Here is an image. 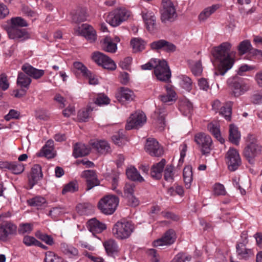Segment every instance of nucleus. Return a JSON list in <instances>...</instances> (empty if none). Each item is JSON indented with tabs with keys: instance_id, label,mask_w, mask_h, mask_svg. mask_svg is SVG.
I'll return each instance as SVG.
<instances>
[{
	"instance_id": "0eeeda50",
	"label": "nucleus",
	"mask_w": 262,
	"mask_h": 262,
	"mask_svg": "<svg viewBox=\"0 0 262 262\" xmlns=\"http://www.w3.org/2000/svg\"><path fill=\"white\" fill-rule=\"evenodd\" d=\"M154 73L157 78L162 81L168 82L171 77L170 70L165 60L157 59Z\"/></svg>"
},
{
	"instance_id": "412c9836",
	"label": "nucleus",
	"mask_w": 262,
	"mask_h": 262,
	"mask_svg": "<svg viewBox=\"0 0 262 262\" xmlns=\"http://www.w3.org/2000/svg\"><path fill=\"white\" fill-rule=\"evenodd\" d=\"M142 18L146 24V28L150 33L154 32L157 29L156 17L152 12H142Z\"/></svg>"
},
{
	"instance_id": "a878e982",
	"label": "nucleus",
	"mask_w": 262,
	"mask_h": 262,
	"mask_svg": "<svg viewBox=\"0 0 262 262\" xmlns=\"http://www.w3.org/2000/svg\"><path fill=\"white\" fill-rule=\"evenodd\" d=\"M88 228L89 231L95 235L102 232L106 228V225L98 221L96 218L90 220L88 223Z\"/></svg>"
},
{
	"instance_id": "ea45409f",
	"label": "nucleus",
	"mask_w": 262,
	"mask_h": 262,
	"mask_svg": "<svg viewBox=\"0 0 262 262\" xmlns=\"http://www.w3.org/2000/svg\"><path fill=\"white\" fill-rule=\"evenodd\" d=\"M29 205L32 207H35L37 209H42L46 206V201L42 196H37L29 199L27 201Z\"/></svg>"
},
{
	"instance_id": "69168bd1",
	"label": "nucleus",
	"mask_w": 262,
	"mask_h": 262,
	"mask_svg": "<svg viewBox=\"0 0 262 262\" xmlns=\"http://www.w3.org/2000/svg\"><path fill=\"white\" fill-rule=\"evenodd\" d=\"M191 256L186 255L183 253H179L177 254L171 262H185V261H190Z\"/></svg>"
},
{
	"instance_id": "ddd939ff",
	"label": "nucleus",
	"mask_w": 262,
	"mask_h": 262,
	"mask_svg": "<svg viewBox=\"0 0 262 262\" xmlns=\"http://www.w3.org/2000/svg\"><path fill=\"white\" fill-rule=\"evenodd\" d=\"M228 168L230 171L236 170L241 164V159L237 150L230 148L226 156Z\"/></svg>"
},
{
	"instance_id": "09e8293b",
	"label": "nucleus",
	"mask_w": 262,
	"mask_h": 262,
	"mask_svg": "<svg viewBox=\"0 0 262 262\" xmlns=\"http://www.w3.org/2000/svg\"><path fill=\"white\" fill-rule=\"evenodd\" d=\"M78 212L81 215H85L90 213L93 210V206L89 203L80 204L77 207Z\"/></svg>"
},
{
	"instance_id": "79ce46f5",
	"label": "nucleus",
	"mask_w": 262,
	"mask_h": 262,
	"mask_svg": "<svg viewBox=\"0 0 262 262\" xmlns=\"http://www.w3.org/2000/svg\"><path fill=\"white\" fill-rule=\"evenodd\" d=\"M146 42L141 38H134L130 40L134 52L142 51L145 49Z\"/></svg>"
},
{
	"instance_id": "58836bf2",
	"label": "nucleus",
	"mask_w": 262,
	"mask_h": 262,
	"mask_svg": "<svg viewBox=\"0 0 262 262\" xmlns=\"http://www.w3.org/2000/svg\"><path fill=\"white\" fill-rule=\"evenodd\" d=\"M26 74L23 72L18 73L17 79V84L21 89L26 88L28 89L31 83L32 80L28 75H26Z\"/></svg>"
},
{
	"instance_id": "bb28decb",
	"label": "nucleus",
	"mask_w": 262,
	"mask_h": 262,
	"mask_svg": "<svg viewBox=\"0 0 262 262\" xmlns=\"http://www.w3.org/2000/svg\"><path fill=\"white\" fill-rule=\"evenodd\" d=\"M165 164L166 160L162 159L159 162L154 164L150 169L151 177L155 180H160L162 178Z\"/></svg>"
},
{
	"instance_id": "2f4dec72",
	"label": "nucleus",
	"mask_w": 262,
	"mask_h": 262,
	"mask_svg": "<svg viewBox=\"0 0 262 262\" xmlns=\"http://www.w3.org/2000/svg\"><path fill=\"white\" fill-rule=\"evenodd\" d=\"M219 4L212 5L205 8L199 15L198 18L200 21H204L220 8Z\"/></svg>"
},
{
	"instance_id": "4be33fe9",
	"label": "nucleus",
	"mask_w": 262,
	"mask_h": 262,
	"mask_svg": "<svg viewBox=\"0 0 262 262\" xmlns=\"http://www.w3.org/2000/svg\"><path fill=\"white\" fill-rule=\"evenodd\" d=\"M117 98L120 102H130L133 101L135 98V95L133 91L127 88H120L118 94Z\"/></svg>"
},
{
	"instance_id": "3c124183",
	"label": "nucleus",
	"mask_w": 262,
	"mask_h": 262,
	"mask_svg": "<svg viewBox=\"0 0 262 262\" xmlns=\"http://www.w3.org/2000/svg\"><path fill=\"white\" fill-rule=\"evenodd\" d=\"M10 25L9 27H13L14 28H19L22 27H26L28 24L26 21L20 17H13L10 20Z\"/></svg>"
},
{
	"instance_id": "2eb2a0df",
	"label": "nucleus",
	"mask_w": 262,
	"mask_h": 262,
	"mask_svg": "<svg viewBox=\"0 0 262 262\" xmlns=\"http://www.w3.org/2000/svg\"><path fill=\"white\" fill-rule=\"evenodd\" d=\"M7 32L10 38L17 41H23L31 37L29 33L25 29L8 27L7 28Z\"/></svg>"
},
{
	"instance_id": "4c0bfd02",
	"label": "nucleus",
	"mask_w": 262,
	"mask_h": 262,
	"mask_svg": "<svg viewBox=\"0 0 262 262\" xmlns=\"http://www.w3.org/2000/svg\"><path fill=\"white\" fill-rule=\"evenodd\" d=\"M188 64L189 67L195 76H200L203 72V67L201 60L194 61L192 60H188Z\"/></svg>"
},
{
	"instance_id": "7c9ffc66",
	"label": "nucleus",
	"mask_w": 262,
	"mask_h": 262,
	"mask_svg": "<svg viewBox=\"0 0 262 262\" xmlns=\"http://www.w3.org/2000/svg\"><path fill=\"white\" fill-rule=\"evenodd\" d=\"M39 156H44L48 159L54 157V142L52 140H48L46 142L39 153Z\"/></svg>"
},
{
	"instance_id": "774afa93",
	"label": "nucleus",
	"mask_w": 262,
	"mask_h": 262,
	"mask_svg": "<svg viewBox=\"0 0 262 262\" xmlns=\"http://www.w3.org/2000/svg\"><path fill=\"white\" fill-rule=\"evenodd\" d=\"M213 191L214 194L216 195H225L226 194L224 185L220 183L215 184L214 185Z\"/></svg>"
},
{
	"instance_id": "39448f33",
	"label": "nucleus",
	"mask_w": 262,
	"mask_h": 262,
	"mask_svg": "<svg viewBox=\"0 0 262 262\" xmlns=\"http://www.w3.org/2000/svg\"><path fill=\"white\" fill-rule=\"evenodd\" d=\"M129 11L125 9H117L111 12L107 15L106 21L111 26L116 27L126 20L130 16Z\"/></svg>"
},
{
	"instance_id": "1a4fd4ad",
	"label": "nucleus",
	"mask_w": 262,
	"mask_h": 262,
	"mask_svg": "<svg viewBox=\"0 0 262 262\" xmlns=\"http://www.w3.org/2000/svg\"><path fill=\"white\" fill-rule=\"evenodd\" d=\"M92 58L95 62L104 69L114 70L116 68V65L114 61L111 58L100 52H94Z\"/></svg>"
},
{
	"instance_id": "4468645a",
	"label": "nucleus",
	"mask_w": 262,
	"mask_h": 262,
	"mask_svg": "<svg viewBox=\"0 0 262 262\" xmlns=\"http://www.w3.org/2000/svg\"><path fill=\"white\" fill-rule=\"evenodd\" d=\"M248 242L247 238L245 237L242 242H238L236 245V251L239 259L247 260L254 255L252 249L246 247Z\"/></svg>"
},
{
	"instance_id": "864d4df0",
	"label": "nucleus",
	"mask_w": 262,
	"mask_h": 262,
	"mask_svg": "<svg viewBox=\"0 0 262 262\" xmlns=\"http://www.w3.org/2000/svg\"><path fill=\"white\" fill-rule=\"evenodd\" d=\"M45 261V262H67L51 251H48L46 253Z\"/></svg>"
},
{
	"instance_id": "f704fd0d",
	"label": "nucleus",
	"mask_w": 262,
	"mask_h": 262,
	"mask_svg": "<svg viewBox=\"0 0 262 262\" xmlns=\"http://www.w3.org/2000/svg\"><path fill=\"white\" fill-rule=\"evenodd\" d=\"M165 111L164 108H158L155 112V117L156 119V123L160 130H163L165 125Z\"/></svg>"
},
{
	"instance_id": "72a5a7b5",
	"label": "nucleus",
	"mask_w": 262,
	"mask_h": 262,
	"mask_svg": "<svg viewBox=\"0 0 262 262\" xmlns=\"http://www.w3.org/2000/svg\"><path fill=\"white\" fill-rule=\"evenodd\" d=\"M104 247L107 254L113 256L119 252V248L116 241L110 239L103 243Z\"/></svg>"
},
{
	"instance_id": "4d7b16f0",
	"label": "nucleus",
	"mask_w": 262,
	"mask_h": 262,
	"mask_svg": "<svg viewBox=\"0 0 262 262\" xmlns=\"http://www.w3.org/2000/svg\"><path fill=\"white\" fill-rule=\"evenodd\" d=\"M93 111L91 106H88L86 108L81 110L78 114V119L82 122H86L88 120L90 117V112Z\"/></svg>"
},
{
	"instance_id": "f3484780",
	"label": "nucleus",
	"mask_w": 262,
	"mask_h": 262,
	"mask_svg": "<svg viewBox=\"0 0 262 262\" xmlns=\"http://www.w3.org/2000/svg\"><path fill=\"white\" fill-rule=\"evenodd\" d=\"M77 31L79 35L84 37L90 42H94L97 39V34L93 27L87 24H84L79 27Z\"/></svg>"
},
{
	"instance_id": "e2e57ef3",
	"label": "nucleus",
	"mask_w": 262,
	"mask_h": 262,
	"mask_svg": "<svg viewBox=\"0 0 262 262\" xmlns=\"http://www.w3.org/2000/svg\"><path fill=\"white\" fill-rule=\"evenodd\" d=\"M36 236L49 245H52L54 244V239L50 235L38 232L36 234Z\"/></svg>"
},
{
	"instance_id": "603ef678",
	"label": "nucleus",
	"mask_w": 262,
	"mask_h": 262,
	"mask_svg": "<svg viewBox=\"0 0 262 262\" xmlns=\"http://www.w3.org/2000/svg\"><path fill=\"white\" fill-rule=\"evenodd\" d=\"M78 190V185L76 181H71L64 185L62 193L66 194L68 192L73 193Z\"/></svg>"
},
{
	"instance_id": "c9c22d12",
	"label": "nucleus",
	"mask_w": 262,
	"mask_h": 262,
	"mask_svg": "<svg viewBox=\"0 0 262 262\" xmlns=\"http://www.w3.org/2000/svg\"><path fill=\"white\" fill-rule=\"evenodd\" d=\"M61 251L69 257H74L78 255V250L73 246L68 245L66 243H62L60 244Z\"/></svg>"
},
{
	"instance_id": "6ab92c4d",
	"label": "nucleus",
	"mask_w": 262,
	"mask_h": 262,
	"mask_svg": "<svg viewBox=\"0 0 262 262\" xmlns=\"http://www.w3.org/2000/svg\"><path fill=\"white\" fill-rule=\"evenodd\" d=\"M176 239L175 232L172 229H169L163 235V236L153 242L155 247L162 246H169L172 244Z\"/></svg>"
},
{
	"instance_id": "de8ad7c7",
	"label": "nucleus",
	"mask_w": 262,
	"mask_h": 262,
	"mask_svg": "<svg viewBox=\"0 0 262 262\" xmlns=\"http://www.w3.org/2000/svg\"><path fill=\"white\" fill-rule=\"evenodd\" d=\"M9 170L15 174H19L22 173L25 169L24 165L18 162H11Z\"/></svg>"
},
{
	"instance_id": "c03bdc74",
	"label": "nucleus",
	"mask_w": 262,
	"mask_h": 262,
	"mask_svg": "<svg viewBox=\"0 0 262 262\" xmlns=\"http://www.w3.org/2000/svg\"><path fill=\"white\" fill-rule=\"evenodd\" d=\"M183 179L185 187L189 188L192 181V170L191 166H187L184 168Z\"/></svg>"
},
{
	"instance_id": "680f3d73",
	"label": "nucleus",
	"mask_w": 262,
	"mask_h": 262,
	"mask_svg": "<svg viewBox=\"0 0 262 262\" xmlns=\"http://www.w3.org/2000/svg\"><path fill=\"white\" fill-rule=\"evenodd\" d=\"M112 140L115 144L119 146L121 145L125 141L124 135L123 134V130H119L117 134L112 137Z\"/></svg>"
},
{
	"instance_id": "9b49d317",
	"label": "nucleus",
	"mask_w": 262,
	"mask_h": 262,
	"mask_svg": "<svg viewBox=\"0 0 262 262\" xmlns=\"http://www.w3.org/2000/svg\"><path fill=\"white\" fill-rule=\"evenodd\" d=\"M17 226L11 222H3L0 224V239L6 242L16 235Z\"/></svg>"
},
{
	"instance_id": "423d86ee",
	"label": "nucleus",
	"mask_w": 262,
	"mask_h": 262,
	"mask_svg": "<svg viewBox=\"0 0 262 262\" xmlns=\"http://www.w3.org/2000/svg\"><path fill=\"white\" fill-rule=\"evenodd\" d=\"M163 9L161 11V19L163 23L172 21L177 17L174 6L170 0H162Z\"/></svg>"
},
{
	"instance_id": "5fc2aeb1",
	"label": "nucleus",
	"mask_w": 262,
	"mask_h": 262,
	"mask_svg": "<svg viewBox=\"0 0 262 262\" xmlns=\"http://www.w3.org/2000/svg\"><path fill=\"white\" fill-rule=\"evenodd\" d=\"M252 48V46L249 40H245L240 42L237 50L240 54L243 55L249 52Z\"/></svg>"
},
{
	"instance_id": "9d476101",
	"label": "nucleus",
	"mask_w": 262,
	"mask_h": 262,
	"mask_svg": "<svg viewBox=\"0 0 262 262\" xmlns=\"http://www.w3.org/2000/svg\"><path fill=\"white\" fill-rule=\"evenodd\" d=\"M92 58L95 62L104 69L114 70L116 68V65L114 61L111 58L100 52H94Z\"/></svg>"
},
{
	"instance_id": "6e6d98bb",
	"label": "nucleus",
	"mask_w": 262,
	"mask_h": 262,
	"mask_svg": "<svg viewBox=\"0 0 262 262\" xmlns=\"http://www.w3.org/2000/svg\"><path fill=\"white\" fill-rule=\"evenodd\" d=\"M181 85L188 92H190L192 88V82L191 79L188 76L182 75L181 77Z\"/></svg>"
},
{
	"instance_id": "052dcab7",
	"label": "nucleus",
	"mask_w": 262,
	"mask_h": 262,
	"mask_svg": "<svg viewBox=\"0 0 262 262\" xmlns=\"http://www.w3.org/2000/svg\"><path fill=\"white\" fill-rule=\"evenodd\" d=\"M73 66L75 69L80 71L83 76L85 77L86 75L90 74V71L82 63L80 62H75L73 63Z\"/></svg>"
},
{
	"instance_id": "cd10ccee",
	"label": "nucleus",
	"mask_w": 262,
	"mask_h": 262,
	"mask_svg": "<svg viewBox=\"0 0 262 262\" xmlns=\"http://www.w3.org/2000/svg\"><path fill=\"white\" fill-rule=\"evenodd\" d=\"M90 144L93 149L100 154H105L110 149L109 144L104 140H91Z\"/></svg>"
},
{
	"instance_id": "a19ab883",
	"label": "nucleus",
	"mask_w": 262,
	"mask_h": 262,
	"mask_svg": "<svg viewBox=\"0 0 262 262\" xmlns=\"http://www.w3.org/2000/svg\"><path fill=\"white\" fill-rule=\"evenodd\" d=\"M241 138L240 133L237 127L234 125H230L229 129V140L232 143L238 145Z\"/></svg>"
},
{
	"instance_id": "338daca9",
	"label": "nucleus",
	"mask_w": 262,
	"mask_h": 262,
	"mask_svg": "<svg viewBox=\"0 0 262 262\" xmlns=\"http://www.w3.org/2000/svg\"><path fill=\"white\" fill-rule=\"evenodd\" d=\"M135 186L133 183H126L124 187V195L129 198V196L134 195Z\"/></svg>"
},
{
	"instance_id": "13d9d810",
	"label": "nucleus",
	"mask_w": 262,
	"mask_h": 262,
	"mask_svg": "<svg viewBox=\"0 0 262 262\" xmlns=\"http://www.w3.org/2000/svg\"><path fill=\"white\" fill-rule=\"evenodd\" d=\"M174 166L172 165H167L164 170V177L165 181L172 182L174 179Z\"/></svg>"
},
{
	"instance_id": "8fccbe9b",
	"label": "nucleus",
	"mask_w": 262,
	"mask_h": 262,
	"mask_svg": "<svg viewBox=\"0 0 262 262\" xmlns=\"http://www.w3.org/2000/svg\"><path fill=\"white\" fill-rule=\"evenodd\" d=\"M86 19V12L84 10H78L73 14L72 20L75 23L84 21Z\"/></svg>"
},
{
	"instance_id": "7ed1b4c3",
	"label": "nucleus",
	"mask_w": 262,
	"mask_h": 262,
	"mask_svg": "<svg viewBox=\"0 0 262 262\" xmlns=\"http://www.w3.org/2000/svg\"><path fill=\"white\" fill-rule=\"evenodd\" d=\"M134 229V225L125 220L118 221L112 229L113 235L117 239H124L128 238Z\"/></svg>"
},
{
	"instance_id": "b1692460",
	"label": "nucleus",
	"mask_w": 262,
	"mask_h": 262,
	"mask_svg": "<svg viewBox=\"0 0 262 262\" xmlns=\"http://www.w3.org/2000/svg\"><path fill=\"white\" fill-rule=\"evenodd\" d=\"M166 93L159 96V99L164 103L171 104L177 100L175 91L169 86H165Z\"/></svg>"
},
{
	"instance_id": "a18cd8bd",
	"label": "nucleus",
	"mask_w": 262,
	"mask_h": 262,
	"mask_svg": "<svg viewBox=\"0 0 262 262\" xmlns=\"http://www.w3.org/2000/svg\"><path fill=\"white\" fill-rule=\"evenodd\" d=\"M126 174L127 177L133 181L142 182L144 181L143 178L141 176L137 170L134 167L127 169Z\"/></svg>"
},
{
	"instance_id": "37998d69",
	"label": "nucleus",
	"mask_w": 262,
	"mask_h": 262,
	"mask_svg": "<svg viewBox=\"0 0 262 262\" xmlns=\"http://www.w3.org/2000/svg\"><path fill=\"white\" fill-rule=\"evenodd\" d=\"M232 103L230 101L226 102L224 105L221 107L219 112L220 114L223 116L227 120H231L232 114Z\"/></svg>"
},
{
	"instance_id": "f257e3e1",
	"label": "nucleus",
	"mask_w": 262,
	"mask_h": 262,
	"mask_svg": "<svg viewBox=\"0 0 262 262\" xmlns=\"http://www.w3.org/2000/svg\"><path fill=\"white\" fill-rule=\"evenodd\" d=\"M232 45L229 42H224L218 46L213 47L212 54L220 62V74L224 75L233 66L235 52L231 51Z\"/></svg>"
},
{
	"instance_id": "0e129e2a",
	"label": "nucleus",
	"mask_w": 262,
	"mask_h": 262,
	"mask_svg": "<svg viewBox=\"0 0 262 262\" xmlns=\"http://www.w3.org/2000/svg\"><path fill=\"white\" fill-rule=\"evenodd\" d=\"M94 102L98 105L108 104L110 102V100L106 95L100 94L95 98Z\"/></svg>"
},
{
	"instance_id": "c85d7f7f",
	"label": "nucleus",
	"mask_w": 262,
	"mask_h": 262,
	"mask_svg": "<svg viewBox=\"0 0 262 262\" xmlns=\"http://www.w3.org/2000/svg\"><path fill=\"white\" fill-rule=\"evenodd\" d=\"M101 47L102 49L107 52L114 53L117 49V46L116 42H113V40L110 37L106 36L101 41Z\"/></svg>"
},
{
	"instance_id": "49530a36",
	"label": "nucleus",
	"mask_w": 262,
	"mask_h": 262,
	"mask_svg": "<svg viewBox=\"0 0 262 262\" xmlns=\"http://www.w3.org/2000/svg\"><path fill=\"white\" fill-rule=\"evenodd\" d=\"M208 129L212 135L221 143L224 142V139L221 137V132L217 125L213 123H209L208 125Z\"/></svg>"
},
{
	"instance_id": "6e6552de",
	"label": "nucleus",
	"mask_w": 262,
	"mask_h": 262,
	"mask_svg": "<svg viewBox=\"0 0 262 262\" xmlns=\"http://www.w3.org/2000/svg\"><path fill=\"white\" fill-rule=\"evenodd\" d=\"M195 141L201 147L202 154L207 156L213 149L211 137L204 133H199L195 136Z\"/></svg>"
},
{
	"instance_id": "bf43d9fd",
	"label": "nucleus",
	"mask_w": 262,
	"mask_h": 262,
	"mask_svg": "<svg viewBox=\"0 0 262 262\" xmlns=\"http://www.w3.org/2000/svg\"><path fill=\"white\" fill-rule=\"evenodd\" d=\"M33 230V225L30 223H22L19 225L18 232L19 234H29Z\"/></svg>"
},
{
	"instance_id": "aec40b11",
	"label": "nucleus",
	"mask_w": 262,
	"mask_h": 262,
	"mask_svg": "<svg viewBox=\"0 0 262 262\" xmlns=\"http://www.w3.org/2000/svg\"><path fill=\"white\" fill-rule=\"evenodd\" d=\"M150 47L152 50H162L167 53L174 52L177 49L174 44L164 39L155 41L150 44Z\"/></svg>"
},
{
	"instance_id": "f8f14e48",
	"label": "nucleus",
	"mask_w": 262,
	"mask_h": 262,
	"mask_svg": "<svg viewBox=\"0 0 262 262\" xmlns=\"http://www.w3.org/2000/svg\"><path fill=\"white\" fill-rule=\"evenodd\" d=\"M146 121V117L143 112H136L130 115L128 118L125 128L130 130L134 128H138L141 127Z\"/></svg>"
},
{
	"instance_id": "5701e85b",
	"label": "nucleus",
	"mask_w": 262,
	"mask_h": 262,
	"mask_svg": "<svg viewBox=\"0 0 262 262\" xmlns=\"http://www.w3.org/2000/svg\"><path fill=\"white\" fill-rule=\"evenodd\" d=\"M41 167L38 164H35L31 168L30 175L29 176V185L32 188L42 178Z\"/></svg>"
},
{
	"instance_id": "f03ea898",
	"label": "nucleus",
	"mask_w": 262,
	"mask_h": 262,
	"mask_svg": "<svg viewBox=\"0 0 262 262\" xmlns=\"http://www.w3.org/2000/svg\"><path fill=\"white\" fill-rule=\"evenodd\" d=\"M262 154V146L253 135L247 137L246 146L243 150V156L250 164H254L256 158Z\"/></svg>"
},
{
	"instance_id": "dca6fc26",
	"label": "nucleus",
	"mask_w": 262,
	"mask_h": 262,
	"mask_svg": "<svg viewBox=\"0 0 262 262\" xmlns=\"http://www.w3.org/2000/svg\"><path fill=\"white\" fill-rule=\"evenodd\" d=\"M145 149L151 156L160 157L163 154L162 147L154 138H149L146 140Z\"/></svg>"
},
{
	"instance_id": "c756f323",
	"label": "nucleus",
	"mask_w": 262,
	"mask_h": 262,
	"mask_svg": "<svg viewBox=\"0 0 262 262\" xmlns=\"http://www.w3.org/2000/svg\"><path fill=\"white\" fill-rule=\"evenodd\" d=\"M90 151V148L86 147L85 144L77 143L74 146L73 155L75 158L83 157L88 155Z\"/></svg>"
},
{
	"instance_id": "a211bd4d",
	"label": "nucleus",
	"mask_w": 262,
	"mask_h": 262,
	"mask_svg": "<svg viewBox=\"0 0 262 262\" xmlns=\"http://www.w3.org/2000/svg\"><path fill=\"white\" fill-rule=\"evenodd\" d=\"M81 176L86 180V191H89L95 186L100 185V181L98 179L97 176L94 170H84L81 173Z\"/></svg>"
},
{
	"instance_id": "20e7f679",
	"label": "nucleus",
	"mask_w": 262,
	"mask_h": 262,
	"mask_svg": "<svg viewBox=\"0 0 262 262\" xmlns=\"http://www.w3.org/2000/svg\"><path fill=\"white\" fill-rule=\"evenodd\" d=\"M118 203L119 199L117 196L109 195L103 197L99 201L98 207L102 213L110 215L115 212Z\"/></svg>"
},
{
	"instance_id": "393cba45",
	"label": "nucleus",
	"mask_w": 262,
	"mask_h": 262,
	"mask_svg": "<svg viewBox=\"0 0 262 262\" xmlns=\"http://www.w3.org/2000/svg\"><path fill=\"white\" fill-rule=\"evenodd\" d=\"M22 71L29 77L37 79L41 77L45 74V71L39 70L33 67L29 63H25L21 67Z\"/></svg>"
},
{
	"instance_id": "e433bc0d",
	"label": "nucleus",
	"mask_w": 262,
	"mask_h": 262,
	"mask_svg": "<svg viewBox=\"0 0 262 262\" xmlns=\"http://www.w3.org/2000/svg\"><path fill=\"white\" fill-rule=\"evenodd\" d=\"M179 109L185 116H187L192 112L193 105L189 100L184 98L180 101Z\"/></svg>"
},
{
	"instance_id": "473e14b6",
	"label": "nucleus",
	"mask_w": 262,
	"mask_h": 262,
	"mask_svg": "<svg viewBox=\"0 0 262 262\" xmlns=\"http://www.w3.org/2000/svg\"><path fill=\"white\" fill-rule=\"evenodd\" d=\"M232 94L235 97H238L248 90V86L242 83L234 81L231 84Z\"/></svg>"
}]
</instances>
